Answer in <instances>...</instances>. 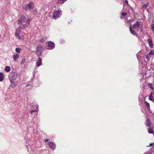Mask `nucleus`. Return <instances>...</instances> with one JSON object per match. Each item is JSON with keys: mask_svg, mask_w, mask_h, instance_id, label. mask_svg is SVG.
Segmentation results:
<instances>
[{"mask_svg": "<svg viewBox=\"0 0 154 154\" xmlns=\"http://www.w3.org/2000/svg\"><path fill=\"white\" fill-rule=\"evenodd\" d=\"M122 15L123 16H125L127 14V13L126 12H122Z\"/></svg>", "mask_w": 154, "mask_h": 154, "instance_id": "obj_32", "label": "nucleus"}, {"mask_svg": "<svg viewBox=\"0 0 154 154\" xmlns=\"http://www.w3.org/2000/svg\"><path fill=\"white\" fill-rule=\"evenodd\" d=\"M31 19L30 18H28L27 19V21H26V26H27L29 25V24H30V21H31Z\"/></svg>", "mask_w": 154, "mask_h": 154, "instance_id": "obj_20", "label": "nucleus"}, {"mask_svg": "<svg viewBox=\"0 0 154 154\" xmlns=\"http://www.w3.org/2000/svg\"><path fill=\"white\" fill-rule=\"evenodd\" d=\"M60 43L61 44H63V43L65 42V41L64 40L62 39H61L60 40Z\"/></svg>", "mask_w": 154, "mask_h": 154, "instance_id": "obj_30", "label": "nucleus"}, {"mask_svg": "<svg viewBox=\"0 0 154 154\" xmlns=\"http://www.w3.org/2000/svg\"><path fill=\"white\" fill-rule=\"evenodd\" d=\"M152 93L154 95V91L153 92H152Z\"/></svg>", "mask_w": 154, "mask_h": 154, "instance_id": "obj_38", "label": "nucleus"}, {"mask_svg": "<svg viewBox=\"0 0 154 154\" xmlns=\"http://www.w3.org/2000/svg\"><path fill=\"white\" fill-rule=\"evenodd\" d=\"M26 147H28V146L27 145H26Z\"/></svg>", "mask_w": 154, "mask_h": 154, "instance_id": "obj_41", "label": "nucleus"}, {"mask_svg": "<svg viewBox=\"0 0 154 154\" xmlns=\"http://www.w3.org/2000/svg\"><path fill=\"white\" fill-rule=\"evenodd\" d=\"M48 144L50 148L53 150H54L56 148V145L54 142H49L48 143Z\"/></svg>", "mask_w": 154, "mask_h": 154, "instance_id": "obj_9", "label": "nucleus"}, {"mask_svg": "<svg viewBox=\"0 0 154 154\" xmlns=\"http://www.w3.org/2000/svg\"><path fill=\"white\" fill-rule=\"evenodd\" d=\"M26 62V60L25 58H23L22 59V60L21 61V64H23Z\"/></svg>", "mask_w": 154, "mask_h": 154, "instance_id": "obj_28", "label": "nucleus"}, {"mask_svg": "<svg viewBox=\"0 0 154 154\" xmlns=\"http://www.w3.org/2000/svg\"><path fill=\"white\" fill-rule=\"evenodd\" d=\"M148 5L147 4L144 5H143V8H146L147 7H148Z\"/></svg>", "mask_w": 154, "mask_h": 154, "instance_id": "obj_31", "label": "nucleus"}, {"mask_svg": "<svg viewBox=\"0 0 154 154\" xmlns=\"http://www.w3.org/2000/svg\"><path fill=\"white\" fill-rule=\"evenodd\" d=\"M17 77L18 75L16 72H11L10 73L8 77L11 84H14V81L16 80Z\"/></svg>", "mask_w": 154, "mask_h": 154, "instance_id": "obj_2", "label": "nucleus"}, {"mask_svg": "<svg viewBox=\"0 0 154 154\" xmlns=\"http://www.w3.org/2000/svg\"><path fill=\"white\" fill-rule=\"evenodd\" d=\"M18 30H16V32L15 33V36L17 38L19 39H24V37L22 35H20L19 34L20 32H18Z\"/></svg>", "mask_w": 154, "mask_h": 154, "instance_id": "obj_8", "label": "nucleus"}, {"mask_svg": "<svg viewBox=\"0 0 154 154\" xmlns=\"http://www.w3.org/2000/svg\"><path fill=\"white\" fill-rule=\"evenodd\" d=\"M42 63V59L40 57H38V59L36 62L37 66L38 67L40 66L41 65Z\"/></svg>", "mask_w": 154, "mask_h": 154, "instance_id": "obj_14", "label": "nucleus"}, {"mask_svg": "<svg viewBox=\"0 0 154 154\" xmlns=\"http://www.w3.org/2000/svg\"><path fill=\"white\" fill-rule=\"evenodd\" d=\"M131 25L129 27L130 31L131 33L133 35H137V34L133 30H132L131 29Z\"/></svg>", "mask_w": 154, "mask_h": 154, "instance_id": "obj_16", "label": "nucleus"}, {"mask_svg": "<svg viewBox=\"0 0 154 154\" xmlns=\"http://www.w3.org/2000/svg\"><path fill=\"white\" fill-rule=\"evenodd\" d=\"M125 3L126 5H129L128 4V1L127 0H125Z\"/></svg>", "mask_w": 154, "mask_h": 154, "instance_id": "obj_33", "label": "nucleus"}, {"mask_svg": "<svg viewBox=\"0 0 154 154\" xmlns=\"http://www.w3.org/2000/svg\"><path fill=\"white\" fill-rule=\"evenodd\" d=\"M11 84L13 85H12V87L13 88H14L15 86L14 84V83L13 84Z\"/></svg>", "mask_w": 154, "mask_h": 154, "instance_id": "obj_37", "label": "nucleus"}, {"mask_svg": "<svg viewBox=\"0 0 154 154\" xmlns=\"http://www.w3.org/2000/svg\"><path fill=\"white\" fill-rule=\"evenodd\" d=\"M4 75L2 72H0V82H2L4 79Z\"/></svg>", "mask_w": 154, "mask_h": 154, "instance_id": "obj_18", "label": "nucleus"}, {"mask_svg": "<svg viewBox=\"0 0 154 154\" xmlns=\"http://www.w3.org/2000/svg\"><path fill=\"white\" fill-rule=\"evenodd\" d=\"M48 49L52 50L55 47V44L54 43L51 41L48 42Z\"/></svg>", "mask_w": 154, "mask_h": 154, "instance_id": "obj_7", "label": "nucleus"}, {"mask_svg": "<svg viewBox=\"0 0 154 154\" xmlns=\"http://www.w3.org/2000/svg\"><path fill=\"white\" fill-rule=\"evenodd\" d=\"M151 28L152 30L154 32V24H152L151 26Z\"/></svg>", "mask_w": 154, "mask_h": 154, "instance_id": "obj_29", "label": "nucleus"}, {"mask_svg": "<svg viewBox=\"0 0 154 154\" xmlns=\"http://www.w3.org/2000/svg\"><path fill=\"white\" fill-rule=\"evenodd\" d=\"M152 89L154 91V87L153 88H152Z\"/></svg>", "mask_w": 154, "mask_h": 154, "instance_id": "obj_40", "label": "nucleus"}, {"mask_svg": "<svg viewBox=\"0 0 154 154\" xmlns=\"http://www.w3.org/2000/svg\"><path fill=\"white\" fill-rule=\"evenodd\" d=\"M21 49L20 48H17L15 49V51L16 52L19 53L21 51Z\"/></svg>", "mask_w": 154, "mask_h": 154, "instance_id": "obj_24", "label": "nucleus"}, {"mask_svg": "<svg viewBox=\"0 0 154 154\" xmlns=\"http://www.w3.org/2000/svg\"><path fill=\"white\" fill-rule=\"evenodd\" d=\"M148 132L149 134H153L154 135V131H153V128H149L148 129ZM153 146V148L154 149V142L153 143H151L150 144L149 146H147V147L150 146ZM153 149L152 148L150 149L148 152H145L144 154H154V150H153Z\"/></svg>", "mask_w": 154, "mask_h": 154, "instance_id": "obj_1", "label": "nucleus"}, {"mask_svg": "<svg viewBox=\"0 0 154 154\" xmlns=\"http://www.w3.org/2000/svg\"><path fill=\"white\" fill-rule=\"evenodd\" d=\"M29 86V85H26V87H28Z\"/></svg>", "mask_w": 154, "mask_h": 154, "instance_id": "obj_39", "label": "nucleus"}, {"mask_svg": "<svg viewBox=\"0 0 154 154\" xmlns=\"http://www.w3.org/2000/svg\"><path fill=\"white\" fill-rule=\"evenodd\" d=\"M62 12L60 10L58 9L57 11H54L52 15V18L56 19L59 18L61 15Z\"/></svg>", "mask_w": 154, "mask_h": 154, "instance_id": "obj_4", "label": "nucleus"}, {"mask_svg": "<svg viewBox=\"0 0 154 154\" xmlns=\"http://www.w3.org/2000/svg\"><path fill=\"white\" fill-rule=\"evenodd\" d=\"M145 103L146 104V108L150 109V105L149 103L146 101H145Z\"/></svg>", "mask_w": 154, "mask_h": 154, "instance_id": "obj_21", "label": "nucleus"}, {"mask_svg": "<svg viewBox=\"0 0 154 154\" xmlns=\"http://www.w3.org/2000/svg\"><path fill=\"white\" fill-rule=\"evenodd\" d=\"M152 94V93L151 92V94H150L149 95V96H150V97H152V94Z\"/></svg>", "mask_w": 154, "mask_h": 154, "instance_id": "obj_36", "label": "nucleus"}, {"mask_svg": "<svg viewBox=\"0 0 154 154\" xmlns=\"http://www.w3.org/2000/svg\"><path fill=\"white\" fill-rule=\"evenodd\" d=\"M149 99L150 100L152 101V102L154 103V98H153L152 97H150V96H149Z\"/></svg>", "mask_w": 154, "mask_h": 154, "instance_id": "obj_26", "label": "nucleus"}, {"mask_svg": "<svg viewBox=\"0 0 154 154\" xmlns=\"http://www.w3.org/2000/svg\"><path fill=\"white\" fill-rule=\"evenodd\" d=\"M26 20V18L24 15L20 16V19L17 20V24L20 25L24 23Z\"/></svg>", "mask_w": 154, "mask_h": 154, "instance_id": "obj_6", "label": "nucleus"}, {"mask_svg": "<svg viewBox=\"0 0 154 154\" xmlns=\"http://www.w3.org/2000/svg\"><path fill=\"white\" fill-rule=\"evenodd\" d=\"M121 19H122V17H121Z\"/></svg>", "mask_w": 154, "mask_h": 154, "instance_id": "obj_43", "label": "nucleus"}, {"mask_svg": "<svg viewBox=\"0 0 154 154\" xmlns=\"http://www.w3.org/2000/svg\"><path fill=\"white\" fill-rule=\"evenodd\" d=\"M147 42L149 45V47L151 48H152L153 47V45L152 40L150 39H147Z\"/></svg>", "mask_w": 154, "mask_h": 154, "instance_id": "obj_15", "label": "nucleus"}, {"mask_svg": "<svg viewBox=\"0 0 154 154\" xmlns=\"http://www.w3.org/2000/svg\"><path fill=\"white\" fill-rule=\"evenodd\" d=\"M145 125L147 127L151 126V123L150 122V119L147 118L145 122Z\"/></svg>", "mask_w": 154, "mask_h": 154, "instance_id": "obj_11", "label": "nucleus"}, {"mask_svg": "<svg viewBox=\"0 0 154 154\" xmlns=\"http://www.w3.org/2000/svg\"><path fill=\"white\" fill-rule=\"evenodd\" d=\"M127 21H128V23H130L132 21L131 20H127Z\"/></svg>", "mask_w": 154, "mask_h": 154, "instance_id": "obj_34", "label": "nucleus"}, {"mask_svg": "<svg viewBox=\"0 0 154 154\" xmlns=\"http://www.w3.org/2000/svg\"><path fill=\"white\" fill-rule=\"evenodd\" d=\"M49 140V139H45V141L46 142H48V141Z\"/></svg>", "mask_w": 154, "mask_h": 154, "instance_id": "obj_35", "label": "nucleus"}, {"mask_svg": "<svg viewBox=\"0 0 154 154\" xmlns=\"http://www.w3.org/2000/svg\"><path fill=\"white\" fill-rule=\"evenodd\" d=\"M21 25L16 30H18V32H20V31L22 29H23L27 27V26L26 25V24H20Z\"/></svg>", "mask_w": 154, "mask_h": 154, "instance_id": "obj_12", "label": "nucleus"}, {"mask_svg": "<svg viewBox=\"0 0 154 154\" xmlns=\"http://www.w3.org/2000/svg\"><path fill=\"white\" fill-rule=\"evenodd\" d=\"M43 50L44 49L42 45H39L37 46L36 50V53L38 57H39L42 55Z\"/></svg>", "mask_w": 154, "mask_h": 154, "instance_id": "obj_5", "label": "nucleus"}, {"mask_svg": "<svg viewBox=\"0 0 154 154\" xmlns=\"http://www.w3.org/2000/svg\"><path fill=\"white\" fill-rule=\"evenodd\" d=\"M148 87L151 89H152V87L151 83H149L147 84Z\"/></svg>", "mask_w": 154, "mask_h": 154, "instance_id": "obj_25", "label": "nucleus"}, {"mask_svg": "<svg viewBox=\"0 0 154 154\" xmlns=\"http://www.w3.org/2000/svg\"><path fill=\"white\" fill-rule=\"evenodd\" d=\"M19 57V55L18 54H14L13 55V58L14 61H16V60L18 59Z\"/></svg>", "mask_w": 154, "mask_h": 154, "instance_id": "obj_17", "label": "nucleus"}, {"mask_svg": "<svg viewBox=\"0 0 154 154\" xmlns=\"http://www.w3.org/2000/svg\"><path fill=\"white\" fill-rule=\"evenodd\" d=\"M4 70L5 71L7 72H9L11 70V68L9 66H5Z\"/></svg>", "mask_w": 154, "mask_h": 154, "instance_id": "obj_19", "label": "nucleus"}, {"mask_svg": "<svg viewBox=\"0 0 154 154\" xmlns=\"http://www.w3.org/2000/svg\"><path fill=\"white\" fill-rule=\"evenodd\" d=\"M146 58H148V57H147V56H146Z\"/></svg>", "mask_w": 154, "mask_h": 154, "instance_id": "obj_42", "label": "nucleus"}, {"mask_svg": "<svg viewBox=\"0 0 154 154\" xmlns=\"http://www.w3.org/2000/svg\"><path fill=\"white\" fill-rule=\"evenodd\" d=\"M47 40V38L46 37H43L42 39L39 40V41L41 42H43Z\"/></svg>", "mask_w": 154, "mask_h": 154, "instance_id": "obj_22", "label": "nucleus"}, {"mask_svg": "<svg viewBox=\"0 0 154 154\" xmlns=\"http://www.w3.org/2000/svg\"><path fill=\"white\" fill-rule=\"evenodd\" d=\"M34 8V4L33 2H31L28 4H25L23 6V9L26 11L31 10Z\"/></svg>", "mask_w": 154, "mask_h": 154, "instance_id": "obj_3", "label": "nucleus"}, {"mask_svg": "<svg viewBox=\"0 0 154 154\" xmlns=\"http://www.w3.org/2000/svg\"><path fill=\"white\" fill-rule=\"evenodd\" d=\"M66 1V0H58L57 3L59 4H63Z\"/></svg>", "mask_w": 154, "mask_h": 154, "instance_id": "obj_23", "label": "nucleus"}, {"mask_svg": "<svg viewBox=\"0 0 154 154\" xmlns=\"http://www.w3.org/2000/svg\"><path fill=\"white\" fill-rule=\"evenodd\" d=\"M140 24L138 21H136L133 25L132 27L134 29H138L140 28Z\"/></svg>", "mask_w": 154, "mask_h": 154, "instance_id": "obj_10", "label": "nucleus"}, {"mask_svg": "<svg viewBox=\"0 0 154 154\" xmlns=\"http://www.w3.org/2000/svg\"><path fill=\"white\" fill-rule=\"evenodd\" d=\"M34 107H35L37 109V110L35 109V110H32L30 111L29 112L31 114H32V113L36 112H38V105L37 104H35V105H33Z\"/></svg>", "mask_w": 154, "mask_h": 154, "instance_id": "obj_13", "label": "nucleus"}, {"mask_svg": "<svg viewBox=\"0 0 154 154\" xmlns=\"http://www.w3.org/2000/svg\"><path fill=\"white\" fill-rule=\"evenodd\" d=\"M149 55H154V50H152L149 53Z\"/></svg>", "mask_w": 154, "mask_h": 154, "instance_id": "obj_27", "label": "nucleus"}]
</instances>
